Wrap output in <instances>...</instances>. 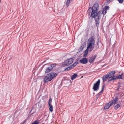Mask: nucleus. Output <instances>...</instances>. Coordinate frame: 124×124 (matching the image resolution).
<instances>
[{
	"label": "nucleus",
	"mask_w": 124,
	"mask_h": 124,
	"mask_svg": "<svg viewBox=\"0 0 124 124\" xmlns=\"http://www.w3.org/2000/svg\"><path fill=\"white\" fill-rule=\"evenodd\" d=\"M98 4L96 3L94 4L92 8L90 7L88 10V13L90 14L92 11L91 16L93 18H95L96 25L97 26H99L100 18L101 17V11H100L97 13L98 10Z\"/></svg>",
	"instance_id": "1"
},
{
	"label": "nucleus",
	"mask_w": 124,
	"mask_h": 124,
	"mask_svg": "<svg viewBox=\"0 0 124 124\" xmlns=\"http://www.w3.org/2000/svg\"><path fill=\"white\" fill-rule=\"evenodd\" d=\"M95 40L92 37L89 38L88 40L87 44V49L92 51L94 47Z\"/></svg>",
	"instance_id": "2"
},
{
	"label": "nucleus",
	"mask_w": 124,
	"mask_h": 124,
	"mask_svg": "<svg viewBox=\"0 0 124 124\" xmlns=\"http://www.w3.org/2000/svg\"><path fill=\"white\" fill-rule=\"evenodd\" d=\"M57 76V74L55 73L52 72L47 74L44 79V81L46 83L50 81Z\"/></svg>",
	"instance_id": "3"
},
{
	"label": "nucleus",
	"mask_w": 124,
	"mask_h": 124,
	"mask_svg": "<svg viewBox=\"0 0 124 124\" xmlns=\"http://www.w3.org/2000/svg\"><path fill=\"white\" fill-rule=\"evenodd\" d=\"M100 82V79H99L96 83L94 84L93 88L94 91H96L99 89Z\"/></svg>",
	"instance_id": "4"
},
{
	"label": "nucleus",
	"mask_w": 124,
	"mask_h": 124,
	"mask_svg": "<svg viewBox=\"0 0 124 124\" xmlns=\"http://www.w3.org/2000/svg\"><path fill=\"white\" fill-rule=\"evenodd\" d=\"M56 66V64H54L50 65L49 67H47L46 68L45 72L46 73L49 72L53 69L54 67H55Z\"/></svg>",
	"instance_id": "5"
},
{
	"label": "nucleus",
	"mask_w": 124,
	"mask_h": 124,
	"mask_svg": "<svg viewBox=\"0 0 124 124\" xmlns=\"http://www.w3.org/2000/svg\"><path fill=\"white\" fill-rule=\"evenodd\" d=\"M73 59L72 58L69 59L64 62L65 66H68L71 64L73 62Z\"/></svg>",
	"instance_id": "6"
},
{
	"label": "nucleus",
	"mask_w": 124,
	"mask_h": 124,
	"mask_svg": "<svg viewBox=\"0 0 124 124\" xmlns=\"http://www.w3.org/2000/svg\"><path fill=\"white\" fill-rule=\"evenodd\" d=\"M97 55H94L93 56L90 57L88 61L90 63H93Z\"/></svg>",
	"instance_id": "7"
},
{
	"label": "nucleus",
	"mask_w": 124,
	"mask_h": 124,
	"mask_svg": "<svg viewBox=\"0 0 124 124\" xmlns=\"http://www.w3.org/2000/svg\"><path fill=\"white\" fill-rule=\"evenodd\" d=\"M88 60L86 58H83L80 59L79 61L80 62L83 64H86Z\"/></svg>",
	"instance_id": "8"
},
{
	"label": "nucleus",
	"mask_w": 124,
	"mask_h": 124,
	"mask_svg": "<svg viewBox=\"0 0 124 124\" xmlns=\"http://www.w3.org/2000/svg\"><path fill=\"white\" fill-rule=\"evenodd\" d=\"M118 100V99L117 97H115V98L112 101H110L109 102L110 103L111 105H112L113 104H115L117 103V102Z\"/></svg>",
	"instance_id": "9"
},
{
	"label": "nucleus",
	"mask_w": 124,
	"mask_h": 124,
	"mask_svg": "<svg viewBox=\"0 0 124 124\" xmlns=\"http://www.w3.org/2000/svg\"><path fill=\"white\" fill-rule=\"evenodd\" d=\"M115 73V72L114 71H111L109 73L107 74V75L110 78L112 77V76L114 75Z\"/></svg>",
	"instance_id": "10"
},
{
	"label": "nucleus",
	"mask_w": 124,
	"mask_h": 124,
	"mask_svg": "<svg viewBox=\"0 0 124 124\" xmlns=\"http://www.w3.org/2000/svg\"><path fill=\"white\" fill-rule=\"evenodd\" d=\"M108 78H109L107 74L103 76L102 77V80L103 82H105L107 80V79Z\"/></svg>",
	"instance_id": "11"
},
{
	"label": "nucleus",
	"mask_w": 124,
	"mask_h": 124,
	"mask_svg": "<svg viewBox=\"0 0 124 124\" xmlns=\"http://www.w3.org/2000/svg\"><path fill=\"white\" fill-rule=\"evenodd\" d=\"M111 106H112V105L109 102L104 107V109H107L108 108Z\"/></svg>",
	"instance_id": "12"
},
{
	"label": "nucleus",
	"mask_w": 124,
	"mask_h": 124,
	"mask_svg": "<svg viewBox=\"0 0 124 124\" xmlns=\"http://www.w3.org/2000/svg\"><path fill=\"white\" fill-rule=\"evenodd\" d=\"M49 107V109L50 111L52 112L53 111V107L52 105H48Z\"/></svg>",
	"instance_id": "13"
},
{
	"label": "nucleus",
	"mask_w": 124,
	"mask_h": 124,
	"mask_svg": "<svg viewBox=\"0 0 124 124\" xmlns=\"http://www.w3.org/2000/svg\"><path fill=\"white\" fill-rule=\"evenodd\" d=\"M104 88V86H103L102 87V89L101 91L97 94V96H100V95L101 94V92L103 91Z\"/></svg>",
	"instance_id": "14"
},
{
	"label": "nucleus",
	"mask_w": 124,
	"mask_h": 124,
	"mask_svg": "<svg viewBox=\"0 0 124 124\" xmlns=\"http://www.w3.org/2000/svg\"><path fill=\"white\" fill-rule=\"evenodd\" d=\"M88 51H90L88 49H87V47L86 49L85 50V54L84 55V56H86L87 55L88 53Z\"/></svg>",
	"instance_id": "15"
},
{
	"label": "nucleus",
	"mask_w": 124,
	"mask_h": 124,
	"mask_svg": "<svg viewBox=\"0 0 124 124\" xmlns=\"http://www.w3.org/2000/svg\"><path fill=\"white\" fill-rule=\"evenodd\" d=\"M39 121L38 120H36L31 124H39Z\"/></svg>",
	"instance_id": "16"
},
{
	"label": "nucleus",
	"mask_w": 124,
	"mask_h": 124,
	"mask_svg": "<svg viewBox=\"0 0 124 124\" xmlns=\"http://www.w3.org/2000/svg\"><path fill=\"white\" fill-rule=\"evenodd\" d=\"M77 74L73 75L71 78V79L72 80H73L77 77Z\"/></svg>",
	"instance_id": "17"
},
{
	"label": "nucleus",
	"mask_w": 124,
	"mask_h": 124,
	"mask_svg": "<svg viewBox=\"0 0 124 124\" xmlns=\"http://www.w3.org/2000/svg\"><path fill=\"white\" fill-rule=\"evenodd\" d=\"M107 13V11H106V9H103L102 12H101V14H102L103 15V16H104V15L106 13Z\"/></svg>",
	"instance_id": "18"
},
{
	"label": "nucleus",
	"mask_w": 124,
	"mask_h": 124,
	"mask_svg": "<svg viewBox=\"0 0 124 124\" xmlns=\"http://www.w3.org/2000/svg\"><path fill=\"white\" fill-rule=\"evenodd\" d=\"M72 0H67L66 3V5L67 7L69 6L70 3V2Z\"/></svg>",
	"instance_id": "19"
},
{
	"label": "nucleus",
	"mask_w": 124,
	"mask_h": 124,
	"mask_svg": "<svg viewBox=\"0 0 124 124\" xmlns=\"http://www.w3.org/2000/svg\"><path fill=\"white\" fill-rule=\"evenodd\" d=\"M117 77V79H122L123 78L122 77H123V74H122L121 75H119Z\"/></svg>",
	"instance_id": "20"
},
{
	"label": "nucleus",
	"mask_w": 124,
	"mask_h": 124,
	"mask_svg": "<svg viewBox=\"0 0 124 124\" xmlns=\"http://www.w3.org/2000/svg\"><path fill=\"white\" fill-rule=\"evenodd\" d=\"M120 107V105L119 104H118L116 105L115 107V108L116 109H117L118 108Z\"/></svg>",
	"instance_id": "21"
},
{
	"label": "nucleus",
	"mask_w": 124,
	"mask_h": 124,
	"mask_svg": "<svg viewBox=\"0 0 124 124\" xmlns=\"http://www.w3.org/2000/svg\"><path fill=\"white\" fill-rule=\"evenodd\" d=\"M52 99L51 98H50L49 100L48 105H51V104L52 102Z\"/></svg>",
	"instance_id": "22"
},
{
	"label": "nucleus",
	"mask_w": 124,
	"mask_h": 124,
	"mask_svg": "<svg viewBox=\"0 0 124 124\" xmlns=\"http://www.w3.org/2000/svg\"><path fill=\"white\" fill-rule=\"evenodd\" d=\"M85 46V43H84L83 44H82L81 46V48L83 50V49L84 48Z\"/></svg>",
	"instance_id": "23"
},
{
	"label": "nucleus",
	"mask_w": 124,
	"mask_h": 124,
	"mask_svg": "<svg viewBox=\"0 0 124 124\" xmlns=\"http://www.w3.org/2000/svg\"><path fill=\"white\" fill-rule=\"evenodd\" d=\"M72 68L71 67H68L66 68L65 70H69Z\"/></svg>",
	"instance_id": "24"
},
{
	"label": "nucleus",
	"mask_w": 124,
	"mask_h": 124,
	"mask_svg": "<svg viewBox=\"0 0 124 124\" xmlns=\"http://www.w3.org/2000/svg\"><path fill=\"white\" fill-rule=\"evenodd\" d=\"M112 79H113V80H115L116 79H117V77L113 75L112 77Z\"/></svg>",
	"instance_id": "25"
},
{
	"label": "nucleus",
	"mask_w": 124,
	"mask_h": 124,
	"mask_svg": "<svg viewBox=\"0 0 124 124\" xmlns=\"http://www.w3.org/2000/svg\"><path fill=\"white\" fill-rule=\"evenodd\" d=\"M124 0H117V1L120 3H123Z\"/></svg>",
	"instance_id": "26"
},
{
	"label": "nucleus",
	"mask_w": 124,
	"mask_h": 124,
	"mask_svg": "<svg viewBox=\"0 0 124 124\" xmlns=\"http://www.w3.org/2000/svg\"><path fill=\"white\" fill-rule=\"evenodd\" d=\"M109 8V7L108 6H106V8L105 9H106V11H107V10Z\"/></svg>",
	"instance_id": "27"
},
{
	"label": "nucleus",
	"mask_w": 124,
	"mask_h": 124,
	"mask_svg": "<svg viewBox=\"0 0 124 124\" xmlns=\"http://www.w3.org/2000/svg\"><path fill=\"white\" fill-rule=\"evenodd\" d=\"M110 78V79H109L108 80V81H111L112 80H113V79H112V77Z\"/></svg>",
	"instance_id": "28"
},
{
	"label": "nucleus",
	"mask_w": 124,
	"mask_h": 124,
	"mask_svg": "<svg viewBox=\"0 0 124 124\" xmlns=\"http://www.w3.org/2000/svg\"><path fill=\"white\" fill-rule=\"evenodd\" d=\"M112 0H107V3H109L110 1H111Z\"/></svg>",
	"instance_id": "29"
},
{
	"label": "nucleus",
	"mask_w": 124,
	"mask_h": 124,
	"mask_svg": "<svg viewBox=\"0 0 124 124\" xmlns=\"http://www.w3.org/2000/svg\"><path fill=\"white\" fill-rule=\"evenodd\" d=\"M99 96H97V95H96V98L98 99Z\"/></svg>",
	"instance_id": "30"
},
{
	"label": "nucleus",
	"mask_w": 124,
	"mask_h": 124,
	"mask_svg": "<svg viewBox=\"0 0 124 124\" xmlns=\"http://www.w3.org/2000/svg\"><path fill=\"white\" fill-rule=\"evenodd\" d=\"M25 122V120H24L23 121V123H24Z\"/></svg>",
	"instance_id": "31"
},
{
	"label": "nucleus",
	"mask_w": 124,
	"mask_h": 124,
	"mask_svg": "<svg viewBox=\"0 0 124 124\" xmlns=\"http://www.w3.org/2000/svg\"><path fill=\"white\" fill-rule=\"evenodd\" d=\"M75 64V63H74V64Z\"/></svg>",
	"instance_id": "32"
}]
</instances>
